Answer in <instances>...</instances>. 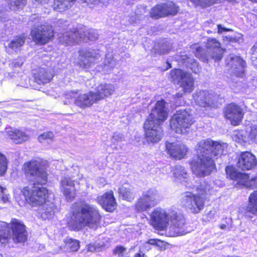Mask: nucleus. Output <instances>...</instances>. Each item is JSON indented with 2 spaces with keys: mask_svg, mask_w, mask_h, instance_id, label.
Segmentation results:
<instances>
[{
  "mask_svg": "<svg viewBox=\"0 0 257 257\" xmlns=\"http://www.w3.org/2000/svg\"><path fill=\"white\" fill-rule=\"evenodd\" d=\"M227 147L226 143L215 142L210 139L199 141L196 146V156L190 162L193 173L199 177L210 175L215 169L212 156L216 158L220 157Z\"/></svg>",
  "mask_w": 257,
  "mask_h": 257,
  "instance_id": "nucleus-1",
  "label": "nucleus"
},
{
  "mask_svg": "<svg viewBox=\"0 0 257 257\" xmlns=\"http://www.w3.org/2000/svg\"><path fill=\"white\" fill-rule=\"evenodd\" d=\"M151 224L156 229L164 230L171 222L170 232L172 236L182 235L186 233L183 215L175 210L167 212L166 209L157 207L151 214Z\"/></svg>",
  "mask_w": 257,
  "mask_h": 257,
  "instance_id": "nucleus-2",
  "label": "nucleus"
},
{
  "mask_svg": "<svg viewBox=\"0 0 257 257\" xmlns=\"http://www.w3.org/2000/svg\"><path fill=\"white\" fill-rule=\"evenodd\" d=\"M101 215L94 206L85 204L73 209L67 226L71 230L79 231L86 227L96 229L100 224Z\"/></svg>",
  "mask_w": 257,
  "mask_h": 257,
  "instance_id": "nucleus-3",
  "label": "nucleus"
},
{
  "mask_svg": "<svg viewBox=\"0 0 257 257\" xmlns=\"http://www.w3.org/2000/svg\"><path fill=\"white\" fill-rule=\"evenodd\" d=\"M210 188V186L204 187L201 185L199 187H196L197 192L195 194L189 191L184 193L180 201L181 205L191 213H199L204 207L205 199L203 196Z\"/></svg>",
  "mask_w": 257,
  "mask_h": 257,
  "instance_id": "nucleus-4",
  "label": "nucleus"
},
{
  "mask_svg": "<svg viewBox=\"0 0 257 257\" xmlns=\"http://www.w3.org/2000/svg\"><path fill=\"white\" fill-rule=\"evenodd\" d=\"M47 167L48 162L46 160L40 158L32 160L24 164V173L34 184H45L47 180Z\"/></svg>",
  "mask_w": 257,
  "mask_h": 257,
  "instance_id": "nucleus-5",
  "label": "nucleus"
},
{
  "mask_svg": "<svg viewBox=\"0 0 257 257\" xmlns=\"http://www.w3.org/2000/svg\"><path fill=\"white\" fill-rule=\"evenodd\" d=\"M195 49V55L196 57L201 59L203 61L208 62L209 58L216 61L220 60L224 50L220 46V43L215 38H209L206 43V50L196 45L193 47Z\"/></svg>",
  "mask_w": 257,
  "mask_h": 257,
  "instance_id": "nucleus-6",
  "label": "nucleus"
},
{
  "mask_svg": "<svg viewBox=\"0 0 257 257\" xmlns=\"http://www.w3.org/2000/svg\"><path fill=\"white\" fill-rule=\"evenodd\" d=\"M97 32L94 29L86 30L85 28L80 29L79 30L65 33L60 38V41L67 45H73L81 41L86 42L87 40L95 41L98 38Z\"/></svg>",
  "mask_w": 257,
  "mask_h": 257,
  "instance_id": "nucleus-7",
  "label": "nucleus"
},
{
  "mask_svg": "<svg viewBox=\"0 0 257 257\" xmlns=\"http://www.w3.org/2000/svg\"><path fill=\"white\" fill-rule=\"evenodd\" d=\"M193 124L190 113L185 109L176 111L170 121V127L172 131L179 134L187 133Z\"/></svg>",
  "mask_w": 257,
  "mask_h": 257,
  "instance_id": "nucleus-8",
  "label": "nucleus"
},
{
  "mask_svg": "<svg viewBox=\"0 0 257 257\" xmlns=\"http://www.w3.org/2000/svg\"><path fill=\"white\" fill-rule=\"evenodd\" d=\"M64 97L68 100L67 102L70 103L72 100L76 106L82 109L90 107L94 103L97 102L94 92L92 91L84 93H81L78 90L67 91Z\"/></svg>",
  "mask_w": 257,
  "mask_h": 257,
  "instance_id": "nucleus-9",
  "label": "nucleus"
},
{
  "mask_svg": "<svg viewBox=\"0 0 257 257\" xmlns=\"http://www.w3.org/2000/svg\"><path fill=\"white\" fill-rule=\"evenodd\" d=\"M172 81L178 83L184 93H191L194 88V80L192 75L181 69H174L170 73Z\"/></svg>",
  "mask_w": 257,
  "mask_h": 257,
  "instance_id": "nucleus-10",
  "label": "nucleus"
},
{
  "mask_svg": "<svg viewBox=\"0 0 257 257\" xmlns=\"http://www.w3.org/2000/svg\"><path fill=\"white\" fill-rule=\"evenodd\" d=\"M160 199L158 191L155 189H150L144 192L135 204V209L143 212L155 206Z\"/></svg>",
  "mask_w": 257,
  "mask_h": 257,
  "instance_id": "nucleus-11",
  "label": "nucleus"
},
{
  "mask_svg": "<svg viewBox=\"0 0 257 257\" xmlns=\"http://www.w3.org/2000/svg\"><path fill=\"white\" fill-rule=\"evenodd\" d=\"M27 201L32 206H40L46 200L48 190L44 187H34L31 190L24 188L22 191Z\"/></svg>",
  "mask_w": 257,
  "mask_h": 257,
  "instance_id": "nucleus-12",
  "label": "nucleus"
},
{
  "mask_svg": "<svg viewBox=\"0 0 257 257\" xmlns=\"http://www.w3.org/2000/svg\"><path fill=\"white\" fill-rule=\"evenodd\" d=\"M226 172L228 177L236 182L235 185H238L246 187H257V177L249 179L247 174L239 173L231 166H227L226 168Z\"/></svg>",
  "mask_w": 257,
  "mask_h": 257,
  "instance_id": "nucleus-13",
  "label": "nucleus"
},
{
  "mask_svg": "<svg viewBox=\"0 0 257 257\" xmlns=\"http://www.w3.org/2000/svg\"><path fill=\"white\" fill-rule=\"evenodd\" d=\"M31 35L35 43L45 44L53 38L54 31L52 26L48 25H42L32 30Z\"/></svg>",
  "mask_w": 257,
  "mask_h": 257,
  "instance_id": "nucleus-14",
  "label": "nucleus"
},
{
  "mask_svg": "<svg viewBox=\"0 0 257 257\" xmlns=\"http://www.w3.org/2000/svg\"><path fill=\"white\" fill-rule=\"evenodd\" d=\"M79 65L81 67L88 68L93 65L101 56L99 50L83 49L79 51Z\"/></svg>",
  "mask_w": 257,
  "mask_h": 257,
  "instance_id": "nucleus-15",
  "label": "nucleus"
},
{
  "mask_svg": "<svg viewBox=\"0 0 257 257\" xmlns=\"http://www.w3.org/2000/svg\"><path fill=\"white\" fill-rule=\"evenodd\" d=\"M167 117L168 111L167 108L166 107V102L161 100L156 102L146 121L161 124L167 119Z\"/></svg>",
  "mask_w": 257,
  "mask_h": 257,
  "instance_id": "nucleus-16",
  "label": "nucleus"
},
{
  "mask_svg": "<svg viewBox=\"0 0 257 257\" xmlns=\"http://www.w3.org/2000/svg\"><path fill=\"white\" fill-rule=\"evenodd\" d=\"M196 103L201 107H218V96L207 91H199L193 94Z\"/></svg>",
  "mask_w": 257,
  "mask_h": 257,
  "instance_id": "nucleus-17",
  "label": "nucleus"
},
{
  "mask_svg": "<svg viewBox=\"0 0 257 257\" xmlns=\"http://www.w3.org/2000/svg\"><path fill=\"white\" fill-rule=\"evenodd\" d=\"M179 11L178 7L172 2L158 5L153 8L150 12L151 17L158 19L168 15H175Z\"/></svg>",
  "mask_w": 257,
  "mask_h": 257,
  "instance_id": "nucleus-18",
  "label": "nucleus"
},
{
  "mask_svg": "<svg viewBox=\"0 0 257 257\" xmlns=\"http://www.w3.org/2000/svg\"><path fill=\"white\" fill-rule=\"evenodd\" d=\"M144 128L148 142L155 143L161 140L163 137V131L160 124L145 121Z\"/></svg>",
  "mask_w": 257,
  "mask_h": 257,
  "instance_id": "nucleus-19",
  "label": "nucleus"
},
{
  "mask_svg": "<svg viewBox=\"0 0 257 257\" xmlns=\"http://www.w3.org/2000/svg\"><path fill=\"white\" fill-rule=\"evenodd\" d=\"M60 190L68 201H71L76 195L75 180L66 176L62 178L60 181Z\"/></svg>",
  "mask_w": 257,
  "mask_h": 257,
  "instance_id": "nucleus-20",
  "label": "nucleus"
},
{
  "mask_svg": "<svg viewBox=\"0 0 257 257\" xmlns=\"http://www.w3.org/2000/svg\"><path fill=\"white\" fill-rule=\"evenodd\" d=\"M230 72L238 77H242L245 67V61L239 56H230L226 60Z\"/></svg>",
  "mask_w": 257,
  "mask_h": 257,
  "instance_id": "nucleus-21",
  "label": "nucleus"
},
{
  "mask_svg": "<svg viewBox=\"0 0 257 257\" xmlns=\"http://www.w3.org/2000/svg\"><path fill=\"white\" fill-rule=\"evenodd\" d=\"M12 239L16 243H23L27 240V233L25 226L16 219L12 220Z\"/></svg>",
  "mask_w": 257,
  "mask_h": 257,
  "instance_id": "nucleus-22",
  "label": "nucleus"
},
{
  "mask_svg": "<svg viewBox=\"0 0 257 257\" xmlns=\"http://www.w3.org/2000/svg\"><path fill=\"white\" fill-rule=\"evenodd\" d=\"M166 147L168 154L172 158L178 160L183 158L187 151L186 146L179 142L167 143L166 144Z\"/></svg>",
  "mask_w": 257,
  "mask_h": 257,
  "instance_id": "nucleus-23",
  "label": "nucleus"
},
{
  "mask_svg": "<svg viewBox=\"0 0 257 257\" xmlns=\"http://www.w3.org/2000/svg\"><path fill=\"white\" fill-rule=\"evenodd\" d=\"M257 165L256 159L249 152H244L241 153L238 158L237 166L241 170H251Z\"/></svg>",
  "mask_w": 257,
  "mask_h": 257,
  "instance_id": "nucleus-24",
  "label": "nucleus"
},
{
  "mask_svg": "<svg viewBox=\"0 0 257 257\" xmlns=\"http://www.w3.org/2000/svg\"><path fill=\"white\" fill-rule=\"evenodd\" d=\"M225 115L234 125H238L243 117L240 108L234 104H230L227 105L225 111Z\"/></svg>",
  "mask_w": 257,
  "mask_h": 257,
  "instance_id": "nucleus-25",
  "label": "nucleus"
},
{
  "mask_svg": "<svg viewBox=\"0 0 257 257\" xmlns=\"http://www.w3.org/2000/svg\"><path fill=\"white\" fill-rule=\"evenodd\" d=\"M97 200L98 203L107 211H113L116 206L112 191L105 193L103 195L98 197Z\"/></svg>",
  "mask_w": 257,
  "mask_h": 257,
  "instance_id": "nucleus-26",
  "label": "nucleus"
},
{
  "mask_svg": "<svg viewBox=\"0 0 257 257\" xmlns=\"http://www.w3.org/2000/svg\"><path fill=\"white\" fill-rule=\"evenodd\" d=\"M115 88L113 84L110 83L101 84L96 87L94 95L98 102L99 101L109 97L113 94Z\"/></svg>",
  "mask_w": 257,
  "mask_h": 257,
  "instance_id": "nucleus-27",
  "label": "nucleus"
},
{
  "mask_svg": "<svg viewBox=\"0 0 257 257\" xmlns=\"http://www.w3.org/2000/svg\"><path fill=\"white\" fill-rule=\"evenodd\" d=\"M5 132L16 144H21L29 139V136L26 133L15 128H7Z\"/></svg>",
  "mask_w": 257,
  "mask_h": 257,
  "instance_id": "nucleus-28",
  "label": "nucleus"
},
{
  "mask_svg": "<svg viewBox=\"0 0 257 257\" xmlns=\"http://www.w3.org/2000/svg\"><path fill=\"white\" fill-rule=\"evenodd\" d=\"M39 208V213L43 219H50L54 214V204L53 202L46 200Z\"/></svg>",
  "mask_w": 257,
  "mask_h": 257,
  "instance_id": "nucleus-29",
  "label": "nucleus"
},
{
  "mask_svg": "<svg viewBox=\"0 0 257 257\" xmlns=\"http://www.w3.org/2000/svg\"><path fill=\"white\" fill-rule=\"evenodd\" d=\"M117 65L116 61L113 59V55L111 52L106 53L105 58L102 64L103 72L108 73L110 72Z\"/></svg>",
  "mask_w": 257,
  "mask_h": 257,
  "instance_id": "nucleus-30",
  "label": "nucleus"
},
{
  "mask_svg": "<svg viewBox=\"0 0 257 257\" xmlns=\"http://www.w3.org/2000/svg\"><path fill=\"white\" fill-rule=\"evenodd\" d=\"M174 178L182 183H187L188 181V174L187 170L181 166H176L172 170Z\"/></svg>",
  "mask_w": 257,
  "mask_h": 257,
  "instance_id": "nucleus-31",
  "label": "nucleus"
},
{
  "mask_svg": "<svg viewBox=\"0 0 257 257\" xmlns=\"http://www.w3.org/2000/svg\"><path fill=\"white\" fill-rule=\"evenodd\" d=\"M52 78L51 74L48 73L44 69L40 68L34 73V79L39 84H43L49 82Z\"/></svg>",
  "mask_w": 257,
  "mask_h": 257,
  "instance_id": "nucleus-32",
  "label": "nucleus"
},
{
  "mask_svg": "<svg viewBox=\"0 0 257 257\" xmlns=\"http://www.w3.org/2000/svg\"><path fill=\"white\" fill-rule=\"evenodd\" d=\"M64 244L61 249L66 251L75 252L80 248V242L79 240L71 238H66L64 239Z\"/></svg>",
  "mask_w": 257,
  "mask_h": 257,
  "instance_id": "nucleus-33",
  "label": "nucleus"
},
{
  "mask_svg": "<svg viewBox=\"0 0 257 257\" xmlns=\"http://www.w3.org/2000/svg\"><path fill=\"white\" fill-rule=\"evenodd\" d=\"M246 213L253 215L257 214V191L250 194L248 198V203L245 209Z\"/></svg>",
  "mask_w": 257,
  "mask_h": 257,
  "instance_id": "nucleus-34",
  "label": "nucleus"
},
{
  "mask_svg": "<svg viewBox=\"0 0 257 257\" xmlns=\"http://www.w3.org/2000/svg\"><path fill=\"white\" fill-rule=\"evenodd\" d=\"M119 193L123 199L129 201L133 200L135 197V193L133 191L132 187L127 184H125L119 188Z\"/></svg>",
  "mask_w": 257,
  "mask_h": 257,
  "instance_id": "nucleus-35",
  "label": "nucleus"
},
{
  "mask_svg": "<svg viewBox=\"0 0 257 257\" xmlns=\"http://www.w3.org/2000/svg\"><path fill=\"white\" fill-rule=\"evenodd\" d=\"M76 0H54V9L58 12H63L71 7Z\"/></svg>",
  "mask_w": 257,
  "mask_h": 257,
  "instance_id": "nucleus-36",
  "label": "nucleus"
},
{
  "mask_svg": "<svg viewBox=\"0 0 257 257\" xmlns=\"http://www.w3.org/2000/svg\"><path fill=\"white\" fill-rule=\"evenodd\" d=\"M180 60L183 63L185 64L187 66H189L195 73H197V71L199 70V68H198L197 62L194 59L186 55H182L181 56Z\"/></svg>",
  "mask_w": 257,
  "mask_h": 257,
  "instance_id": "nucleus-37",
  "label": "nucleus"
},
{
  "mask_svg": "<svg viewBox=\"0 0 257 257\" xmlns=\"http://www.w3.org/2000/svg\"><path fill=\"white\" fill-rule=\"evenodd\" d=\"M25 38L18 36L15 38L8 44V46L13 50L17 51L25 43Z\"/></svg>",
  "mask_w": 257,
  "mask_h": 257,
  "instance_id": "nucleus-38",
  "label": "nucleus"
},
{
  "mask_svg": "<svg viewBox=\"0 0 257 257\" xmlns=\"http://www.w3.org/2000/svg\"><path fill=\"white\" fill-rule=\"evenodd\" d=\"M54 134L51 131L44 132L38 137V141L44 145L51 143L54 141Z\"/></svg>",
  "mask_w": 257,
  "mask_h": 257,
  "instance_id": "nucleus-39",
  "label": "nucleus"
},
{
  "mask_svg": "<svg viewBox=\"0 0 257 257\" xmlns=\"http://www.w3.org/2000/svg\"><path fill=\"white\" fill-rule=\"evenodd\" d=\"M113 254L116 257H130L126 248L121 245L116 246L113 250Z\"/></svg>",
  "mask_w": 257,
  "mask_h": 257,
  "instance_id": "nucleus-40",
  "label": "nucleus"
},
{
  "mask_svg": "<svg viewBox=\"0 0 257 257\" xmlns=\"http://www.w3.org/2000/svg\"><path fill=\"white\" fill-rule=\"evenodd\" d=\"M149 244L156 245L160 248H162L164 245V242L161 240L150 239L148 240L143 245V247L145 248L147 251L151 249V248L148 246V245Z\"/></svg>",
  "mask_w": 257,
  "mask_h": 257,
  "instance_id": "nucleus-41",
  "label": "nucleus"
},
{
  "mask_svg": "<svg viewBox=\"0 0 257 257\" xmlns=\"http://www.w3.org/2000/svg\"><path fill=\"white\" fill-rule=\"evenodd\" d=\"M10 9L16 10L21 8L25 4V0H8Z\"/></svg>",
  "mask_w": 257,
  "mask_h": 257,
  "instance_id": "nucleus-42",
  "label": "nucleus"
},
{
  "mask_svg": "<svg viewBox=\"0 0 257 257\" xmlns=\"http://www.w3.org/2000/svg\"><path fill=\"white\" fill-rule=\"evenodd\" d=\"M193 2L196 6H200L202 7H206L210 6L215 3L217 0H190Z\"/></svg>",
  "mask_w": 257,
  "mask_h": 257,
  "instance_id": "nucleus-43",
  "label": "nucleus"
},
{
  "mask_svg": "<svg viewBox=\"0 0 257 257\" xmlns=\"http://www.w3.org/2000/svg\"><path fill=\"white\" fill-rule=\"evenodd\" d=\"M10 202V195L6 188L0 187V203H7Z\"/></svg>",
  "mask_w": 257,
  "mask_h": 257,
  "instance_id": "nucleus-44",
  "label": "nucleus"
},
{
  "mask_svg": "<svg viewBox=\"0 0 257 257\" xmlns=\"http://www.w3.org/2000/svg\"><path fill=\"white\" fill-rule=\"evenodd\" d=\"M7 170V162L6 157L0 153V175L4 174Z\"/></svg>",
  "mask_w": 257,
  "mask_h": 257,
  "instance_id": "nucleus-45",
  "label": "nucleus"
},
{
  "mask_svg": "<svg viewBox=\"0 0 257 257\" xmlns=\"http://www.w3.org/2000/svg\"><path fill=\"white\" fill-rule=\"evenodd\" d=\"M9 234L6 228L0 229V244H5L8 242Z\"/></svg>",
  "mask_w": 257,
  "mask_h": 257,
  "instance_id": "nucleus-46",
  "label": "nucleus"
},
{
  "mask_svg": "<svg viewBox=\"0 0 257 257\" xmlns=\"http://www.w3.org/2000/svg\"><path fill=\"white\" fill-rule=\"evenodd\" d=\"M111 140L112 143L116 144L123 141L124 140V137L122 134L116 133L113 134Z\"/></svg>",
  "mask_w": 257,
  "mask_h": 257,
  "instance_id": "nucleus-47",
  "label": "nucleus"
},
{
  "mask_svg": "<svg viewBox=\"0 0 257 257\" xmlns=\"http://www.w3.org/2000/svg\"><path fill=\"white\" fill-rule=\"evenodd\" d=\"M251 59L254 64L257 66V42L254 44L251 49Z\"/></svg>",
  "mask_w": 257,
  "mask_h": 257,
  "instance_id": "nucleus-48",
  "label": "nucleus"
},
{
  "mask_svg": "<svg viewBox=\"0 0 257 257\" xmlns=\"http://www.w3.org/2000/svg\"><path fill=\"white\" fill-rule=\"evenodd\" d=\"M232 227V220L230 218L225 219V223L220 225V228L223 230H229Z\"/></svg>",
  "mask_w": 257,
  "mask_h": 257,
  "instance_id": "nucleus-49",
  "label": "nucleus"
},
{
  "mask_svg": "<svg viewBox=\"0 0 257 257\" xmlns=\"http://www.w3.org/2000/svg\"><path fill=\"white\" fill-rule=\"evenodd\" d=\"M249 137L251 140L257 143V125H254L251 126Z\"/></svg>",
  "mask_w": 257,
  "mask_h": 257,
  "instance_id": "nucleus-50",
  "label": "nucleus"
},
{
  "mask_svg": "<svg viewBox=\"0 0 257 257\" xmlns=\"http://www.w3.org/2000/svg\"><path fill=\"white\" fill-rule=\"evenodd\" d=\"M107 0H84V3H86L90 7H92L93 5H97L99 3L105 4L107 3Z\"/></svg>",
  "mask_w": 257,
  "mask_h": 257,
  "instance_id": "nucleus-51",
  "label": "nucleus"
},
{
  "mask_svg": "<svg viewBox=\"0 0 257 257\" xmlns=\"http://www.w3.org/2000/svg\"><path fill=\"white\" fill-rule=\"evenodd\" d=\"M104 241H103L102 242L98 243L99 247L107 248L110 246V238L108 237H106L104 238Z\"/></svg>",
  "mask_w": 257,
  "mask_h": 257,
  "instance_id": "nucleus-52",
  "label": "nucleus"
},
{
  "mask_svg": "<svg viewBox=\"0 0 257 257\" xmlns=\"http://www.w3.org/2000/svg\"><path fill=\"white\" fill-rule=\"evenodd\" d=\"M97 247L99 248L98 244L96 246L95 244H93L91 243L87 245V251L93 252V251H96Z\"/></svg>",
  "mask_w": 257,
  "mask_h": 257,
  "instance_id": "nucleus-53",
  "label": "nucleus"
},
{
  "mask_svg": "<svg viewBox=\"0 0 257 257\" xmlns=\"http://www.w3.org/2000/svg\"><path fill=\"white\" fill-rule=\"evenodd\" d=\"M217 28L218 33L220 34L222 33L223 32H227L230 30V29L223 27L221 25H218Z\"/></svg>",
  "mask_w": 257,
  "mask_h": 257,
  "instance_id": "nucleus-54",
  "label": "nucleus"
},
{
  "mask_svg": "<svg viewBox=\"0 0 257 257\" xmlns=\"http://www.w3.org/2000/svg\"><path fill=\"white\" fill-rule=\"evenodd\" d=\"M23 61L22 59L17 60L13 62V64L16 67H20L23 65Z\"/></svg>",
  "mask_w": 257,
  "mask_h": 257,
  "instance_id": "nucleus-55",
  "label": "nucleus"
},
{
  "mask_svg": "<svg viewBox=\"0 0 257 257\" xmlns=\"http://www.w3.org/2000/svg\"><path fill=\"white\" fill-rule=\"evenodd\" d=\"M142 248L141 247L140 248V252L137 253L135 254L134 257H146L147 256L145 253H142L141 249Z\"/></svg>",
  "mask_w": 257,
  "mask_h": 257,
  "instance_id": "nucleus-56",
  "label": "nucleus"
},
{
  "mask_svg": "<svg viewBox=\"0 0 257 257\" xmlns=\"http://www.w3.org/2000/svg\"><path fill=\"white\" fill-rule=\"evenodd\" d=\"M0 19L1 21H6L7 19L6 14L4 12L0 11Z\"/></svg>",
  "mask_w": 257,
  "mask_h": 257,
  "instance_id": "nucleus-57",
  "label": "nucleus"
},
{
  "mask_svg": "<svg viewBox=\"0 0 257 257\" xmlns=\"http://www.w3.org/2000/svg\"><path fill=\"white\" fill-rule=\"evenodd\" d=\"M36 2L40 4H46L48 3L49 0H35Z\"/></svg>",
  "mask_w": 257,
  "mask_h": 257,
  "instance_id": "nucleus-58",
  "label": "nucleus"
},
{
  "mask_svg": "<svg viewBox=\"0 0 257 257\" xmlns=\"http://www.w3.org/2000/svg\"><path fill=\"white\" fill-rule=\"evenodd\" d=\"M183 96V93H178L175 95V98H179L182 97Z\"/></svg>",
  "mask_w": 257,
  "mask_h": 257,
  "instance_id": "nucleus-59",
  "label": "nucleus"
},
{
  "mask_svg": "<svg viewBox=\"0 0 257 257\" xmlns=\"http://www.w3.org/2000/svg\"><path fill=\"white\" fill-rule=\"evenodd\" d=\"M169 51V50L168 49H167V50H161V53L162 54H166V53H168Z\"/></svg>",
  "mask_w": 257,
  "mask_h": 257,
  "instance_id": "nucleus-60",
  "label": "nucleus"
},
{
  "mask_svg": "<svg viewBox=\"0 0 257 257\" xmlns=\"http://www.w3.org/2000/svg\"><path fill=\"white\" fill-rule=\"evenodd\" d=\"M38 16L34 15L32 17V20H34L36 19H38Z\"/></svg>",
  "mask_w": 257,
  "mask_h": 257,
  "instance_id": "nucleus-61",
  "label": "nucleus"
},
{
  "mask_svg": "<svg viewBox=\"0 0 257 257\" xmlns=\"http://www.w3.org/2000/svg\"><path fill=\"white\" fill-rule=\"evenodd\" d=\"M0 257H3V255L1 253H0Z\"/></svg>",
  "mask_w": 257,
  "mask_h": 257,
  "instance_id": "nucleus-62",
  "label": "nucleus"
},
{
  "mask_svg": "<svg viewBox=\"0 0 257 257\" xmlns=\"http://www.w3.org/2000/svg\"><path fill=\"white\" fill-rule=\"evenodd\" d=\"M168 65H169V68H170L171 67V65L169 63H168Z\"/></svg>",
  "mask_w": 257,
  "mask_h": 257,
  "instance_id": "nucleus-63",
  "label": "nucleus"
},
{
  "mask_svg": "<svg viewBox=\"0 0 257 257\" xmlns=\"http://www.w3.org/2000/svg\"><path fill=\"white\" fill-rule=\"evenodd\" d=\"M187 187L191 188L190 186H187Z\"/></svg>",
  "mask_w": 257,
  "mask_h": 257,
  "instance_id": "nucleus-64",
  "label": "nucleus"
}]
</instances>
